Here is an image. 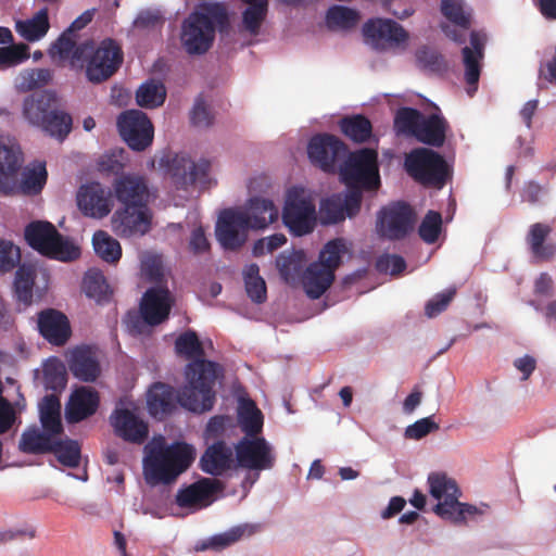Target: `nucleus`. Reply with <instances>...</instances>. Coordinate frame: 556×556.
Returning <instances> with one entry per match:
<instances>
[{"mask_svg": "<svg viewBox=\"0 0 556 556\" xmlns=\"http://www.w3.org/2000/svg\"><path fill=\"white\" fill-rule=\"evenodd\" d=\"M175 350L179 355L193 359L186 367L188 383L177 394L179 404L193 413L213 408L216 381L223 377V368L215 362L204 359V349L195 331L187 330L178 336Z\"/></svg>", "mask_w": 556, "mask_h": 556, "instance_id": "nucleus-1", "label": "nucleus"}, {"mask_svg": "<svg viewBox=\"0 0 556 556\" xmlns=\"http://www.w3.org/2000/svg\"><path fill=\"white\" fill-rule=\"evenodd\" d=\"M143 476L150 485L170 484L194 460V448L185 442L167 444L164 437L153 438L144 447Z\"/></svg>", "mask_w": 556, "mask_h": 556, "instance_id": "nucleus-2", "label": "nucleus"}, {"mask_svg": "<svg viewBox=\"0 0 556 556\" xmlns=\"http://www.w3.org/2000/svg\"><path fill=\"white\" fill-rule=\"evenodd\" d=\"M226 7L220 2L202 3L182 21L180 43L189 55H203L213 47L216 28L228 25Z\"/></svg>", "mask_w": 556, "mask_h": 556, "instance_id": "nucleus-3", "label": "nucleus"}, {"mask_svg": "<svg viewBox=\"0 0 556 556\" xmlns=\"http://www.w3.org/2000/svg\"><path fill=\"white\" fill-rule=\"evenodd\" d=\"M23 116L30 125L59 141H63L72 130L71 115L56 108L55 94L48 90L33 92L24 99Z\"/></svg>", "mask_w": 556, "mask_h": 556, "instance_id": "nucleus-4", "label": "nucleus"}, {"mask_svg": "<svg viewBox=\"0 0 556 556\" xmlns=\"http://www.w3.org/2000/svg\"><path fill=\"white\" fill-rule=\"evenodd\" d=\"M124 53L121 46L111 38H106L94 46L92 40H85L74 54V66L85 67L87 79L100 84L111 78L121 67Z\"/></svg>", "mask_w": 556, "mask_h": 556, "instance_id": "nucleus-5", "label": "nucleus"}, {"mask_svg": "<svg viewBox=\"0 0 556 556\" xmlns=\"http://www.w3.org/2000/svg\"><path fill=\"white\" fill-rule=\"evenodd\" d=\"M428 484L430 495L438 500L433 511L442 519L454 525H463L467 517L482 514L477 506L458 501L460 490L456 481L445 472H431L428 476Z\"/></svg>", "mask_w": 556, "mask_h": 556, "instance_id": "nucleus-6", "label": "nucleus"}, {"mask_svg": "<svg viewBox=\"0 0 556 556\" xmlns=\"http://www.w3.org/2000/svg\"><path fill=\"white\" fill-rule=\"evenodd\" d=\"M404 169L416 182L441 189L451 177L445 159L430 148H415L404 159Z\"/></svg>", "mask_w": 556, "mask_h": 556, "instance_id": "nucleus-7", "label": "nucleus"}, {"mask_svg": "<svg viewBox=\"0 0 556 556\" xmlns=\"http://www.w3.org/2000/svg\"><path fill=\"white\" fill-rule=\"evenodd\" d=\"M25 240L30 248L53 260L70 262L79 257L80 250L64 238L50 222H31L25 228Z\"/></svg>", "mask_w": 556, "mask_h": 556, "instance_id": "nucleus-8", "label": "nucleus"}, {"mask_svg": "<svg viewBox=\"0 0 556 556\" xmlns=\"http://www.w3.org/2000/svg\"><path fill=\"white\" fill-rule=\"evenodd\" d=\"M340 177L349 191H376L380 187L378 154L371 149L351 152L340 167Z\"/></svg>", "mask_w": 556, "mask_h": 556, "instance_id": "nucleus-9", "label": "nucleus"}, {"mask_svg": "<svg viewBox=\"0 0 556 556\" xmlns=\"http://www.w3.org/2000/svg\"><path fill=\"white\" fill-rule=\"evenodd\" d=\"M417 214L405 201H395L380 208L377 214V232L391 241L405 239L415 228Z\"/></svg>", "mask_w": 556, "mask_h": 556, "instance_id": "nucleus-10", "label": "nucleus"}, {"mask_svg": "<svg viewBox=\"0 0 556 556\" xmlns=\"http://www.w3.org/2000/svg\"><path fill=\"white\" fill-rule=\"evenodd\" d=\"M315 214V204L302 188L292 187L288 190L281 218L292 235L301 237L312 232L316 222Z\"/></svg>", "mask_w": 556, "mask_h": 556, "instance_id": "nucleus-11", "label": "nucleus"}, {"mask_svg": "<svg viewBox=\"0 0 556 556\" xmlns=\"http://www.w3.org/2000/svg\"><path fill=\"white\" fill-rule=\"evenodd\" d=\"M161 162L177 189L187 190L197 182L204 185L208 181L211 162L206 159L194 162L186 153H176L163 157Z\"/></svg>", "mask_w": 556, "mask_h": 556, "instance_id": "nucleus-12", "label": "nucleus"}, {"mask_svg": "<svg viewBox=\"0 0 556 556\" xmlns=\"http://www.w3.org/2000/svg\"><path fill=\"white\" fill-rule=\"evenodd\" d=\"M117 128L122 139L134 151H144L153 142L154 126L140 110L123 112L117 117Z\"/></svg>", "mask_w": 556, "mask_h": 556, "instance_id": "nucleus-13", "label": "nucleus"}, {"mask_svg": "<svg viewBox=\"0 0 556 556\" xmlns=\"http://www.w3.org/2000/svg\"><path fill=\"white\" fill-rule=\"evenodd\" d=\"M237 463L250 470H266L274 467L275 455L263 437H244L235 446Z\"/></svg>", "mask_w": 556, "mask_h": 556, "instance_id": "nucleus-14", "label": "nucleus"}, {"mask_svg": "<svg viewBox=\"0 0 556 556\" xmlns=\"http://www.w3.org/2000/svg\"><path fill=\"white\" fill-rule=\"evenodd\" d=\"M345 143L331 134L313 136L307 146L311 162L326 173L334 172L337 161L346 153Z\"/></svg>", "mask_w": 556, "mask_h": 556, "instance_id": "nucleus-15", "label": "nucleus"}, {"mask_svg": "<svg viewBox=\"0 0 556 556\" xmlns=\"http://www.w3.org/2000/svg\"><path fill=\"white\" fill-rule=\"evenodd\" d=\"M152 214L149 206L122 205L111 219L113 231L121 238L143 236L151 228Z\"/></svg>", "mask_w": 556, "mask_h": 556, "instance_id": "nucleus-16", "label": "nucleus"}, {"mask_svg": "<svg viewBox=\"0 0 556 556\" xmlns=\"http://www.w3.org/2000/svg\"><path fill=\"white\" fill-rule=\"evenodd\" d=\"M363 35L368 43L379 50L399 47L408 39L407 31L395 21L371 18L363 26Z\"/></svg>", "mask_w": 556, "mask_h": 556, "instance_id": "nucleus-17", "label": "nucleus"}, {"mask_svg": "<svg viewBox=\"0 0 556 556\" xmlns=\"http://www.w3.org/2000/svg\"><path fill=\"white\" fill-rule=\"evenodd\" d=\"M240 211L224 210L216 223L215 236L225 250L236 251L247 240V230L251 229Z\"/></svg>", "mask_w": 556, "mask_h": 556, "instance_id": "nucleus-18", "label": "nucleus"}, {"mask_svg": "<svg viewBox=\"0 0 556 556\" xmlns=\"http://www.w3.org/2000/svg\"><path fill=\"white\" fill-rule=\"evenodd\" d=\"M362 192L349 191L334 193L320 203V216L324 224H337L346 217H354L358 214L362 205Z\"/></svg>", "mask_w": 556, "mask_h": 556, "instance_id": "nucleus-19", "label": "nucleus"}, {"mask_svg": "<svg viewBox=\"0 0 556 556\" xmlns=\"http://www.w3.org/2000/svg\"><path fill=\"white\" fill-rule=\"evenodd\" d=\"M37 329L39 334L54 346L65 345L72 336L67 316L55 308H46L37 314Z\"/></svg>", "mask_w": 556, "mask_h": 556, "instance_id": "nucleus-20", "label": "nucleus"}, {"mask_svg": "<svg viewBox=\"0 0 556 556\" xmlns=\"http://www.w3.org/2000/svg\"><path fill=\"white\" fill-rule=\"evenodd\" d=\"M77 205L85 216L103 218L111 212V191L100 182L83 185L77 192Z\"/></svg>", "mask_w": 556, "mask_h": 556, "instance_id": "nucleus-21", "label": "nucleus"}, {"mask_svg": "<svg viewBox=\"0 0 556 556\" xmlns=\"http://www.w3.org/2000/svg\"><path fill=\"white\" fill-rule=\"evenodd\" d=\"M116 200L122 205L149 206L150 190L147 179L137 174H125L113 184Z\"/></svg>", "mask_w": 556, "mask_h": 556, "instance_id": "nucleus-22", "label": "nucleus"}, {"mask_svg": "<svg viewBox=\"0 0 556 556\" xmlns=\"http://www.w3.org/2000/svg\"><path fill=\"white\" fill-rule=\"evenodd\" d=\"M172 295L168 289L150 288L140 303V314L146 324L157 326L164 323L172 309Z\"/></svg>", "mask_w": 556, "mask_h": 556, "instance_id": "nucleus-23", "label": "nucleus"}, {"mask_svg": "<svg viewBox=\"0 0 556 556\" xmlns=\"http://www.w3.org/2000/svg\"><path fill=\"white\" fill-rule=\"evenodd\" d=\"M110 421L116 435L127 442L142 444L148 438L149 428L147 422L127 408H115Z\"/></svg>", "mask_w": 556, "mask_h": 556, "instance_id": "nucleus-24", "label": "nucleus"}, {"mask_svg": "<svg viewBox=\"0 0 556 556\" xmlns=\"http://www.w3.org/2000/svg\"><path fill=\"white\" fill-rule=\"evenodd\" d=\"M485 36L479 31L470 33V47H464L462 50L463 63L465 66V81L469 86L468 93L477 90L481 74V61L484 56Z\"/></svg>", "mask_w": 556, "mask_h": 556, "instance_id": "nucleus-25", "label": "nucleus"}, {"mask_svg": "<svg viewBox=\"0 0 556 556\" xmlns=\"http://www.w3.org/2000/svg\"><path fill=\"white\" fill-rule=\"evenodd\" d=\"M99 406L98 392L89 387L76 389L65 407V418L70 424L80 422L92 416Z\"/></svg>", "mask_w": 556, "mask_h": 556, "instance_id": "nucleus-26", "label": "nucleus"}, {"mask_svg": "<svg viewBox=\"0 0 556 556\" xmlns=\"http://www.w3.org/2000/svg\"><path fill=\"white\" fill-rule=\"evenodd\" d=\"M67 362L70 371L80 381L93 382L100 376V363L89 346L75 348Z\"/></svg>", "mask_w": 556, "mask_h": 556, "instance_id": "nucleus-27", "label": "nucleus"}, {"mask_svg": "<svg viewBox=\"0 0 556 556\" xmlns=\"http://www.w3.org/2000/svg\"><path fill=\"white\" fill-rule=\"evenodd\" d=\"M216 492V481L202 478L186 488L178 490L176 504L182 508H201L210 504V500Z\"/></svg>", "mask_w": 556, "mask_h": 556, "instance_id": "nucleus-28", "label": "nucleus"}, {"mask_svg": "<svg viewBox=\"0 0 556 556\" xmlns=\"http://www.w3.org/2000/svg\"><path fill=\"white\" fill-rule=\"evenodd\" d=\"M22 161L20 149L0 143V192L2 194H11L16 190V176Z\"/></svg>", "mask_w": 556, "mask_h": 556, "instance_id": "nucleus-29", "label": "nucleus"}, {"mask_svg": "<svg viewBox=\"0 0 556 556\" xmlns=\"http://www.w3.org/2000/svg\"><path fill=\"white\" fill-rule=\"evenodd\" d=\"M247 218L251 229L260 230L275 223L279 216V210L269 199L254 197L250 199L245 211H240Z\"/></svg>", "mask_w": 556, "mask_h": 556, "instance_id": "nucleus-30", "label": "nucleus"}, {"mask_svg": "<svg viewBox=\"0 0 556 556\" xmlns=\"http://www.w3.org/2000/svg\"><path fill=\"white\" fill-rule=\"evenodd\" d=\"M232 463V450L224 441L210 445L200 459L201 469L212 476H222Z\"/></svg>", "mask_w": 556, "mask_h": 556, "instance_id": "nucleus-31", "label": "nucleus"}, {"mask_svg": "<svg viewBox=\"0 0 556 556\" xmlns=\"http://www.w3.org/2000/svg\"><path fill=\"white\" fill-rule=\"evenodd\" d=\"M258 523H242L230 528L228 531L211 536L197 546V551H222L243 538H250L261 531Z\"/></svg>", "mask_w": 556, "mask_h": 556, "instance_id": "nucleus-32", "label": "nucleus"}, {"mask_svg": "<svg viewBox=\"0 0 556 556\" xmlns=\"http://www.w3.org/2000/svg\"><path fill=\"white\" fill-rule=\"evenodd\" d=\"M334 280V273L325 265L314 262L303 274V286L311 299H319Z\"/></svg>", "mask_w": 556, "mask_h": 556, "instance_id": "nucleus-33", "label": "nucleus"}, {"mask_svg": "<svg viewBox=\"0 0 556 556\" xmlns=\"http://www.w3.org/2000/svg\"><path fill=\"white\" fill-rule=\"evenodd\" d=\"M55 434L39 429L37 426L27 428L21 435L18 448L21 452L30 455L50 453Z\"/></svg>", "mask_w": 556, "mask_h": 556, "instance_id": "nucleus-34", "label": "nucleus"}, {"mask_svg": "<svg viewBox=\"0 0 556 556\" xmlns=\"http://www.w3.org/2000/svg\"><path fill=\"white\" fill-rule=\"evenodd\" d=\"M447 128L444 117L437 114L424 116L416 139L429 147L441 148L445 142Z\"/></svg>", "mask_w": 556, "mask_h": 556, "instance_id": "nucleus-35", "label": "nucleus"}, {"mask_svg": "<svg viewBox=\"0 0 556 556\" xmlns=\"http://www.w3.org/2000/svg\"><path fill=\"white\" fill-rule=\"evenodd\" d=\"M552 230V227L547 224L535 223L530 226L527 235V243L531 253L541 261H548L556 254V243H544Z\"/></svg>", "mask_w": 556, "mask_h": 556, "instance_id": "nucleus-36", "label": "nucleus"}, {"mask_svg": "<svg viewBox=\"0 0 556 556\" xmlns=\"http://www.w3.org/2000/svg\"><path fill=\"white\" fill-rule=\"evenodd\" d=\"M41 428L53 434H64L61 418V402L56 394H48L38 405Z\"/></svg>", "mask_w": 556, "mask_h": 556, "instance_id": "nucleus-37", "label": "nucleus"}, {"mask_svg": "<svg viewBox=\"0 0 556 556\" xmlns=\"http://www.w3.org/2000/svg\"><path fill=\"white\" fill-rule=\"evenodd\" d=\"M175 407L173 388L161 382L154 383L148 393V408L150 414L161 419L170 414Z\"/></svg>", "mask_w": 556, "mask_h": 556, "instance_id": "nucleus-38", "label": "nucleus"}, {"mask_svg": "<svg viewBox=\"0 0 556 556\" xmlns=\"http://www.w3.org/2000/svg\"><path fill=\"white\" fill-rule=\"evenodd\" d=\"M339 127L341 132L355 143L368 142L372 136V124L362 114L342 117Z\"/></svg>", "mask_w": 556, "mask_h": 556, "instance_id": "nucleus-39", "label": "nucleus"}, {"mask_svg": "<svg viewBox=\"0 0 556 556\" xmlns=\"http://www.w3.org/2000/svg\"><path fill=\"white\" fill-rule=\"evenodd\" d=\"M238 422L247 437H256L263 428V414L251 399H240Z\"/></svg>", "mask_w": 556, "mask_h": 556, "instance_id": "nucleus-40", "label": "nucleus"}, {"mask_svg": "<svg viewBox=\"0 0 556 556\" xmlns=\"http://www.w3.org/2000/svg\"><path fill=\"white\" fill-rule=\"evenodd\" d=\"M50 28L49 11L47 8L39 10L31 18L17 21L16 31L25 40L35 42L46 36Z\"/></svg>", "mask_w": 556, "mask_h": 556, "instance_id": "nucleus-41", "label": "nucleus"}, {"mask_svg": "<svg viewBox=\"0 0 556 556\" xmlns=\"http://www.w3.org/2000/svg\"><path fill=\"white\" fill-rule=\"evenodd\" d=\"M50 453L54 454L59 463L70 468H76L80 463V445L76 440L64 434H56Z\"/></svg>", "mask_w": 556, "mask_h": 556, "instance_id": "nucleus-42", "label": "nucleus"}, {"mask_svg": "<svg viewBox=\"0 0 556 556\" xmlns=\"http://www.w3.org/2000/svg\"><path fill=\"white\" fill-rule=\"evenodd\" d=\"M36 269L31 265L22 264L15 273L14 292L18 302L28 306L33 302Z\"/></svg>", "mask_w": 556, "mask_h": 556, "instance_id": "nucleus-43", "label": "nucleus"}, {"mask_svg": "<svg viewBox=\"0 0 556 556\" xmlns=\"http://www.w3.org/2000/svg\"><path fill=\"white\" fill-rule=\"evenodd\" d=\"M166 88L163 83L150 79L136 91L137 104L146 109H155L165 102Z\"/></svg>", "mask_w": 556, "mask_h": 556, "instance_id": "nucleus-44", "label": "nucleus"}, {"mask_svg": "<svg viewBox=\"0 0 556 556\" xmlns=\"http://www.w3.org/2000/svg\"><path fill=\"white\" fill-rule=\"evenodd\" d=\"M243 280L248 296L252 302L262 304L267 299V288L265 280L260 275V267L252 263L243 269Z\"/></svg>", "mask_w": 556, "mask_h": 556, "instance_id": "nucleus-45", "label": "nucleus"}, {"mask_svg": "<svg viewBox=\"0 0 556 556\" xmlns=\"http://www.w3.org/2000/svg\"><path fill=\"white\" fill-rule=\"evenodd\" d=\"M92 243L96 253L108 263H116L122 257L119 242L103 230L93 233Z\"/></svg>", "mask_w": 556, "mask_h": 556, "instance_id": "nucleus-46", "label": "nucleus"}, {"mask_svg": "<svg viewBox=\"0 0 556 556\" xmlns=\"http://www.w3.org/2000/svg\"><path fill=\"white\" fill-rule=\"evenodd\" d=\"M83 287L86 295L94 299L98 303L106 302L110 299V287L100 270L89 269L84 277Z\"/></svg>", "mask_w": 556, "mask_h": 556, "instance_id": "nucleus-47", "label": "nucleus"}, {"mask_svg": "<svg viewBox=\"0 0 556 556\" xmlns=\"http://www.w3.org/2000/svg\"><path fill=\"white\" fill-rule=\"evenodd\" d=\"M358 21V12L343 5H333L328 9L326 14V23L330 29H352Z\"/></svg>", "mask_w": 556, "mask_h": 556, "instance_id": "nucleus-48", "label": "nucleus"}, {"mask_svg": "<svg viewBox=\"0 0 556 556\" xmlns=\"http://www.w3.org/2000/svg\"><path fill=\"white\" fill-rule=\"evenodd\" d=\"M303 251L282 252L276 258V266L286 282L294 280L301 273L304 262Z\"/></svg>", "mask_w": 556, "mask_h": 556, "instance_id": "nucleus-49", "label": "nucleus"}, {"mask_svg": "<svg viewBox=\"0 0 556 556\" xmlns=\"http://www.w3.org/2000/svg\"><path fill=\"white\" fill-rule=\"evenodd\" d=\"M441 12L455 26L464 30L470 28L471 11L465 8L463 0H442Z\"/></svg>", "mask_w": 556, "mask_h": 556, "instance_id": "nucleus-50", "label": "nucleus"}, {"mask_svg": "<svg viewBox=\"0 0 556 556\" xmlns=\"http://www.w3.org/2000/svg\"><path fill=\"white\" fill-rule=\"evenodd\" d=\"M424 115L416 109L402 108L396 112L394 118V128L397 134L413 136L419 130Z\"/></svg>", "mask_w": 556, "mask_h": 556, "instance_id": "nucleus-51", "label": "nucleus"}, {"mask_svg": "<svg viewBox=\"0 0 556 556\" xmlns=\"http://www.w3.org/2000/svg\"><path fill=\"white\" fill-rule=\"evenodd\" d=\"M247 4L248 8L242 12V27L251 36H257L267 16L268 3Z\"/></svg>", "mask_w": 556, "mask_h": 556, "instance_id": "nucleus-52", "label": "nucleus"}, {"mask_svg": "<svg viewBox=\"0 0 556 556\" xmlns=\"http://www.w3.org/2000/svg\"><path fill=\"white\" fill-rule=\"evenodd\" d=\"M47 169L45 164L40 163L31 169H27L23 173V179L20 188L25 194H38L47 181Z\"/></svg>", "mask_w": 556, "mask_h": 556, "instance_id": "nucleus-53", "label": "nucleus"}, {"mask_svg": "<svg viewBox=\"0 0 556 556\" xmlns=\"http://www.w3.org/2000/svg\"><path fill=\"white\" fill-rule=\"evenodd\" d=\"M345 252L344 241L340 238L333 239L325 244L319 253L317 263L325 265L333 273L341 264V256Z\"/></svg>", "mask_w": 556, "mask_h": 556, "instance_id": "nucleus-54", "label": "nucleus"}, {"mask_svg": "<svg viewBox=\"0 0 556 556\" xmlns=\"http://www.w3.org/2000/svg\"><path fill=\"white\" fill-rule=\"evenodd\" d=\"M416 59L418 64L429 72L441 74L447 70L444 56L431 48H420L416 52Z\"/></svg>", "mask_w": 556, "mask_h": 556, "instance_id": "nucleus-55", "label": "nucleus"}, {"mask_svg": "<svg viewBox=\"0 0 556 556\" xmlns=\"http://www.w3.org/2000/svg\"><path fill=\"white\" fill-rule=\"evenodd\" d=\"M442 229V216L439 212L429 211L421 220L418 233L419 237L429 244L434 243Z\"/></svg>", "mask_w": 556, "mask_h": 556, "instance_id": "nucleus-56", "label": "nucleus"}, {"mask_svg": "<svg viewBox=\"0 0 556 556\" xmlns=\"http://www.w3.org/2000/svg\"><path fill=\"white\" fill-rule=\"evenodd\" d=\"M29 58V49L25 43L0 48V70L18 65Z\"/></svg>", "mask_w": 556, "mask_h": 556, "instance_id": "nucleus-57", "label": "nucleus"}, {"mask_svg": "<svg viewBox=\"0 0 556 556\" xmlns=\"http://www.w3.org/2000/svg\"><path fill=\"white\" fill-rule=\"evenodd\" d=\"M21 261V250L12 241L0 239V274L13 270Z\"/></svg>", "mask_w": 556, "mask_h": 556, "instance_id": "nucleus-58", "label": "nucleus"}, {"mask_svg": "<svg viewBox=\"0 0 556 556\" xmlns=\"http://www.w3.org/2000/svg\"><path fill=\"white\" fill-rule=\"evenodd\" d=\"M165 23V17L159 9L141 10L134 25L139 29L154 30L161 28Z\"/></svg>", "mask_w": 556, "mask_h": 556, "instance_id": "nucleus-59", "label": "nucleus"}, {"mask_svg": "<svg viewBox=\"0 0 556 556\" xmlns=\"http://www.w3.org/2000/svg\"><path fill=\"white\" fill-rule=\"evenodd\" d=\"M456 294L455 288H450L444 292L435 294L425 306V314L433 318L444 312Z\"/></svg>", "mask_w": 556, "mask_h": 556, "instance_id": "nucleus-60", "label": "nucleus"}, {"mask_svg": "<svg viewBox=\"0 0 556 556\" xmlns=\"http://www.w3.org/2000/svg\"><path fill=\"white\" fill-rule=\"evenodd\" d=\"M406 268L405 260L396 254H382L376 261V269L382 274L399 275Z\"/></svg>", "mask_w": 556, "mask_h": 556, "instance_id": "nucleus-61", "label": "nucleus"}, {"mask_svg": "<svg viewBox=\"0 0 556 556\" xmlns=\"http://www.w3.org/2000/svg\"><path fill=\"white\" fill-rule=\"evenodd\" d=\"M439 424H437L432 417H425L409 425L405 429L404 435L406 439L420 440L429 433L439 430Z\"/></svg>", "mask_w": 556, "mask_h": 556, "instance_id": "nucleus-62", "label": "nucleus"}, {"mask_svg": "<svg viewBox=\"0 0 556 556\" xmlns=\"http://www.w3.org/2000/svg\"><path fill=\"white\" fill-rule=\"evenodd\" d=\"M43 381L46 389L62 391L67 382L64 366H47L43 371Z\"/></svg>", "mask_w": 556, "mask_h": 556, "instance_id": "nucleus-63", "label": "nucleus"}, {"mask_svg": "<svg viewBox=\"0 0 556 556\" xmlns=\"http://www.w3.org/2000/svg\"><path fill=\"white\" fill-rule=\"evenodd\" d=\"M76 35L68 33L66 29L53 45V49H55L60 58L71 59L72 65H74L75 51L79 48V45L76 42Z\"/></svg>", "mask_w": 556, "mask_h": 556, "instance_id": "nucleus-64", "label": "nucleus"}]
</instances>
